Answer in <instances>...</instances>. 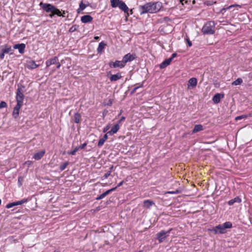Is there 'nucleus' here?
<instances>
[{
    "label": "nucleus",
    "instance_id": "f257e3e1",
    "mask_svg": "<svg viewBox=\"0 0 252 252\" xmlns=\"http://www.w3.org/2000/svg\"><path fill=\"white\" fill-rule=\"evenodd\" d=\"M161 5L160 2H149L144 5L139 6V10L141 14L146 13H156L161 8Z\"/></svg>",
    "mask_w": 252,
    "mask_h": 252
},
{
    "label": "nucleus",
    "instance_id": "f03ea898",
    "mask_svg": "<svg viewBox=\"0 0 252 252\" xmlns=\"http://www.w3.org/2000/svg\"><path fill=\"white\" fill-rule=\"evenodd\" d=\"M39 5L46 12L50 13L49 16L51 18H52L55 15H57L58 16H65L62 14L61 11L59 9L51 4L41 2Z\"/></svg>",
    "mask_w": 252,
    "mask_h": 252
},
{
    "label": "nucleus",
    "instance_id": "7ed1b4c3",
    "mask_svg": "<svg viewBox=\"0 0 252 252\" xmlns=\"http://www.w3.org/2000/svg\"><path fill=\"white\" fill-rule=\"evenodd\" d=\"M110 2L111 5L112 7L115 8L116 7H119L120 9L124 11V12L126 13V17L129 16V9L124 1L121 0H110Z\"/></svg>",
    "mask_w": 252,
    "mask_h": 252
},
{
    "label": "nucleus",
    "instance_id": "20e7f679",
    "mask_svg": "<svg viewBox=\"0 0 252 252\" xmlns=\"http://www.w3.org/2000/svg\"><path fill=\"white\" fill-rule=\"evenodd\" d=\"M215 23L213 21L207 22L202 29V32L204 34H213L215 32Z\"/></svg>",
    "mask_w": 252,
    "mask_h": 252
},
{
    "label": "nucleus",
    "instance_id": "39448f33",
    "mask_svg": "<svg viewBox=\"0 0 252 252\" xmlns=\"http://www.w3.org/2000/svg\"><path fill=\"white\" fill-rule=\"evenodd\" d=\"M172 228L168 231L162 230L157 234V238L159 243L162 242L165 239L169 236L170 232L172 230Z\"/></svg>",
    "mask_w": 252,
    "mask_h": 252
},
{
    "label": "nucleus",
    "instance_id": "423d86ee",
    "mask_svg": "<svg viewBox=\"0 0 252 252\" xmlns=\"http://www.w3.org/2000/svg\"><path fill=\"white\" fill-rule=\"evenodd\" d=\"M24 95L21 88H18L16 92V101L18 103H23Z\"/></svg>",
    "mask_w": 252,
    "mask_h": 252
},
{
    "label": "nucleus",
    "instance_id": "0eeeda50",
    "mask_svg": "<svg viewBox=\"0 0 252 252\" xmlns=\"http://www.w3.org/2000/svg\"><path fill=\"white\" fill-rule=\"evenodd\" d=\"M125 65V63H124V62H123V60H122L121 61H116L115 62H113V63L111 62L109 63V66L111 67H113V68H116V67L122 68V67H124Z\"/></svg>",
    "mask_w": 252,
    "mask_h": 252
},
{
    "label": "nucleus",
    "instance_id": "6e6552de",
    "mask_svg": "<svg viewBox=\"0 0 252 252\" xmlns=\"http://www.w3.org/2000/svg\"><path fill=\"white\" fill-rule=\"evenodd\" d=\"M22 105L23 104L18 103L17 102L16 105L14 108L12 115L15 119H16L18 117L19 114V110L21 108Z\"/></svg>",
    "mask_w": 252,
    "mask_h": 252
},
{
    "label": "nucleus",
    "instance_id": "1a4fd4ad",
    "mask_svg": "<svg viewBox=\"0 0 252 252\" xmlns=\"http://www.w3.org/2000/svg\"><path fill=\"white\" fill-rule=\"evenodd\" d=\"M197 79L195 78H190L188 82V89H191L195 88L197 85Z\"/></svg>",
    "mask_w": 252,
    "mask_h": 252
},
{
    "label": "nucleus",
    "instance_id": "9d476101",
    "mask_svg": "<svg viewBox=\"0 0 252 252\" xmlns=\"http://www.w3.org/2000/svg\"><path fill=\"white\" fill-rule=\"evenodd\" d=\"M135 58V55H131L129 53L126 55L123 59V62L126 64L127 62H131Z\"/></svg>",
    "mask_w": 252,
    "mask_h": 252
},
{
    "label": "nucleus",
    "instance_id": "9b49d317",
    "mask_svg": "<svg viewBox=\"0 0 252 252\" xmlns=\"http://www.w3.org/2000/svg\"><path fill=\"white\" fill-rule=\"evenodd\" d=\"M58 61V58L57 57H54L53 58L48 60L46 62V64L47 67H49L52 64H55L57 63Z\"/></svg>",
    "mask_w": 252,
    "mask_h": 252
},
{
    "label": "nucleus",
    "instance_id": "f8f14e48",
    "mask_svg": "<svg viewBox=\"0 0 252 252\" xmlns=\"http://www.w3.org/2000/svg\"><path fill=\"white\" fill-rule=\"evenodd\" d=\"M38 66L39 65L36 64L33 61H29L27 62L26 64L27 67L29 69H34L37 68Z\"/></svg>",
    "mask_w": 252,
    "mask_h": 252
},
{
    "label": "nucleus",
    "instance_id": "ddd939ff",
    "mask_svg": "<svg viewBox=\"0 0 252 252\" xmlns=\"http://www.w3.org/2000/svg\"><path fill=\"white\" fill-rule=\"evenodd\" d=\"M223 94H217L214 96L213 101L215 103H218L220 102V99L223 97Z\"/></svg>",
    "mask_w": 252,
    "mask_h": 252
},
{
    "label": "nucleus",
    "instance_id": "4468645a",
    "mask_svg": "<svg viewBox=\"0 0 252 252\" xmlns=\"http://www.w3.org/2000/svg\"><path fill=\"white\" fill-rule=\"evenodd\" d=\"M93 18L88 15H84L81 17V21L83 23H86L92 22Z\"/></svg>",
    "mask_w": 252,
    "mask_h": 252
},
{
    "label": "nucleus",
    "instance_id": "2eb2a0df",
    "mask_svg": "<svg viewBox=\"0 0 252 252\" xmlns=\"http://www.w3.org/2000/svg\"><path fill=\"white\" fill-rule=\"evenodd\" d=\"M25 45L23 43L19 44H15L14 46L15 49H18L20 53H23L25 48Z\"/></svg>",
    "mask_w": 252,
    "mask_h": 252
},
{
    "label": "nucleus",
    "instance_id": "dca6fc26",
    "mask_svg": "<svg viewBox=\"0 0 252 252\" xmlns=\"http://www.w3.org/2000/svg\"><path fill=\"white\" fill-rule=\"evenodd\" d=\"M120 128V126L118 124H116L112 127L111 130L107 132V134L112 135L113 134L117 133Z\"/></svg>",
    "mask_w": 252,
    "mask_h": 252
},
{
    "label": "nucleus",
    "instance_id": "f3484780",
    "mask_svg": "<svg viewBox=\"0 0 252 252\" xmlns=\"http://www.w3.org/2000/svg\"><path fill=\"white\" fill-rule=\"evenodd\" d=\"M172 61V59H168L167 60H165L164 61H163L160 64V68H164L170 64Z\"/></svg>",
    "mask_w": 252,
    "mask_h": 252
},
{
    "label": "nucleus",
    "instance_id": "a211bd4d",
    "mask_svg": "<svg viewBox=\"0 0 252 252\" xmlns=\"http://www.w3.org/2000/svg\"><path fill=\"white\" fill-rule=\"evenodd\" d=\"M215 230L216 231V233H217L218 231H219V233L221 234L225 233V228L223 225L220 224L217 225V226H216Z\"/></svg>",
    "mask_w": 252,
    "mask_h": 252
},
{
    "label": "nucleus",
    "instance_id": "6ab92c4d",
    "mask_svg": "<svg viewBox=\"0 0 252 252\" xmlns=\"http://www.w3.org/2000/svg\"><path fill=\"white\" fill-rule=\"evenodd\" d=\"M122 78V76L120 73H118L116 74L112 75L110 77V80L111 81H116L118 80L121 79Z\"/></svg>",
    "mask_w": 252,
    "mask_h": 252
},
{
    "label": "nucleus",
    "instance_id": "aec40b11",
    "mask_svg": "<svg viewBox=\"0 0 252 252\" xmlns=\"http://www.w3.org/2000/svg\"><path fill=\"white\" fill-rule=\"evenodd\" d=\"M45 154L44 151H41L38 153H37L34 154L33 158L36 160H39L41 158L44 156Z\"/></svg>",
    "mask_w": 252,
    "mask_h": 252
},
{
    "label": "nucleus",
    "instance_id": "412c9836",
    "mask_svg": "<svg viewBox=\"0 0 252 252\" xmlns=\"http://www.w3.org/2000/svg\"><path fill=\"white\" fill-rule=\"evenodd\" d=\"M107 134V133L105 134L102 138L99 139L98 142V147L102 146L103 145L104 142L108 139Z\"/></svg>",
    "mask_w": 252,
    "mask_h": 252
},
{
    "label": "nucleus",
    "instance_id": "4be33fe9",
    "mask_svg": "<svg viewBox=\"0 0 252 252\" xmlns=\"http://www.w3.org/2000/svg\"><path fill=\"white\" fill-rule=\"evenodd\" d=\"M203 129V126L201 125H196L194 126V127L192 130V133H196L202 130Z\"/></svg>",
    "mask_w": 252,
    "mask_h": 252
},
{
    "label": "nucleus",
    "instance_id": "5701e85b",
    "mask_svg": "<svg viewBox=\"0 0 252 252\" xmlns=\"http://www.w3.org/2000/svg\"><path fill=\"white\" fill-rule=\"evenodd\" d=\"M241 202V199L239 197H236L234 199H232L229 200L228 202L229 205H232L234 203H240Z\"/></svg>",
    "mask_w": 252,
    "mask_h": 252
},
{
    "label": "nucleus",
    "instance_id": "b1692460",
    "mask_svg": "<svg viewBox=\"0 0 252 252\" xmlns=\"http://www.w3.org/2000/svg\"><path fill=\"white\" fill-rule=\"evenodd\" d=\"M106 44L103 42H101L99 44L98 47L97 48V52L99 53H101L106 46Z\"/></svg>",
    "mask_w": 252,
    "mask_h": 252
},
{
    "label": "nucleus",
    "instance_id": "393cba45",
    "mask_svg": "<svg viewBox=\"0 0 252 252\" xmlns=\"http://www.w3.org/2000/svg\"><path fill=\"white\" fill-rule=\"evenodd\" d=\"M153 204H154V202L149 200L144 201V207L147 208H149Z\"/></svg>",
    "mask_w": 252,
    "mask_h": 252
},
{
    "label": "nucleus",
    "instance_id": "a878e982",
    "mask_svg": "<svg viewBox=\"0 0 252 252\" xmlns=\"http://www.w3.org/2000/svg\"><path fill=\"white\" fill-rule=\"evenodd\" d=\"M116 189H117V187H115L110 189L106 190L105 192H104V193H102L100 195V198H101V199H102L103 198L105 197L106 195H107L109 193H110L111 192L115 190Z\"/></svg>",
    "mask_w": 252,
    "mask_h": 252
},
{
    "label": "nucleus",
    "instance_id": "bb28decb",
    "mask_svg": "<svg viewBox=\"0 0 252 252\" xmlns=\"http://www.w3.org/2000/svg\"><path fill=\"white\" fill-rule=\"evenodd\" d=\"M116 189H117V187H115L110 189L106 190L105 192H104V193H102L100 195V198H101V199H102L103 198L105 197L106 195H107L109 193H110L111 192L115 190Z\"/></svg>",
    "mask_w": 252,
    "mask_h": 252
},
{
    "label": "nucleus",
    "instance_id": "cd10ccee",
    "mask_svg": "<svg viewBox=\"0 0 252 252\" xmlns=\"http://www.w3.org/2000/svg\"><path fill=\"white\" fill-rule=\"evenodd\" d=\"M116 189H117V187H115L110 189L106 190L105 192H104V193H102L100 195V198H101V199H102L103 198L105 197L106 195H107L109 193H110L111 192L115 190Z\"/></svg>",
    "mask_w": 252,
    "mask_h": 252
},
{
    "label": "nucleus",
    "instance_id": "c85d7f7f",
    "mask_svg": "<svg viewBox=\"0 0 252 252\" xmlns=\"http://www.w3.org/2000/svg\"><path fill=\"white\" fill-rule=\"evenodd\" d=\"M81 115L78 113H76L74 116V121L75 123H79L80 122Z\"/></svg>",
    "mask_w": 252,
    "mask_h": 252
},
{
    "label": "nucleus",
    "instance_id": "c756f323",
    "mask_svg": "<svg viewBox=\"0 0 252 252\" xmlns=\"http://www.w3.org/2000/svg\"><path fill=\"white\" fill-rule=\"evenodd\" d=\"M242 82H243V80L241 78H239L237 79L235 81H233L232 83V85L237 86V85H240L242 83Z\"/></svg>",
    "mask_w": 252,
    "mask_h": 252
},
{
    "label": "nucleus",
    "instance_id": "7c9ffc66",
    "mask_svg": "<svg viewBox=\"0 0 252 252\" xmlns=\"http://www.w3.org/2000/svg\"><path fill=\"white\" fill-rule=\"evenodd\" d=\"M86 7V5L84 4L82 1L79 4V8L77 10V12L79 13L80 11L83 10Z\"/></svg>",
    "mask_w": 252,
    "mask_h": 252
},
{
    "label": "nucleus",
    "instance_id": "2f4dec72",
    "mask_svg": "<svg viewBox=\"0 0 252 252\" xmlns=\"http://www.w3.org/2000/svg\"><path fill=\"white\" fill-rule=\"evenodd\" d=\"M223 225L225 229V228H230L232 227V223L229 221L225 222V223H224L223 224Z\"/></svg>",
    "mask_w": 252,
    "mask_h": 252
},
{
    "label": "nucleus",
    "instance_id": "473e14b6",
    "mask_svg": "<svg viewBox=\"0 0 252 252\" xmlns=\"http://www.w3.org/2000/svg\"><path fill=\"white\" fill-rule=\"evenodd\" d=\"M1 48L3 51L4 54L8 53L12 50L11 49V47H1Z\"/></svg>",
    "mask_w": 252,
    "mask_h": 252
},
{
    "label": "nucleus",
    "instance_id": "72a5a7b5",
    "mask_svg": "<svg viewBox=\"0 0 252 252\" xmlns=\"http://www.w3.org/2000/svg\"><path fill=\"white\" fill-rule=\"evenodd\" d=\"M79 148L76 147L73 150L68 152V154L71 155H74L75 153L79 150Z\"/></svg>",
    "mask_w": 252,
    "mask_h": 252
},
{
    "label": "nucleus",
    "instance_id": "f704fd0d",
    "mask_svg": "<svg viewBox=\"0 0 252 252\" xmlns=\"http://www.w3.org/2000/svg\"><path fill=\"white\" fill-rule=\"evenodd\" d=\"M68 164V162H65L63 163V164H62L60 167L61 170L63 171V170H64Z\"/></svg>",
    "mask_w": 252,
    "mask_h": 252
},
{
    "label": "nucleus",
    "instance_id": "c9c22d12",
    "mask_svg": "<svg viewBox=\"0 0 252 252\" xmlns=\"http://www.w3.org/2000/svg\"><path fill=\"white\" fill-rule=\"evenodd\" d=\"M181 192V190L180 189H177L175 191H167L166 192V193H169V194H177Z\"/></svg>",
    "mask_w": 252,
    "mask_h": 252
},
{
    "label": "nucleus",
    "instance_id": "e433bc0d",
    "mask_svg": "<svg viewBox=\"0 0 252 252\" xmlns=\"http://www.w3.org/2000/svg\"><path fill=\"white\" fill-rule=\"evenodd\" d=\"M16 202H12V203H8L6 205V207L7 208H10L12 207H14L15 206H16Z\"/></svg>",
    "mask_w": 252,
    "mask_h": 252
},
{
    "label": "nucleus",
    "instance_id": "4c0bfd02",
    "mask_svg": "<svg viewBox=\"0 0 252 252\" xmlns=\"http://www.w3.org/2000/svg\"><path fill=\"white\" fill-rule=\"evenodd\" d=\"M7 106V104L5 101H1L0 102V109L5 108Z\"/></svg>",
    "mask_w": 252,
    "mask_h": 252
},
{
    "label": "nucleus",
    "instance_id": "58836bf2",
    "mask_svg": "<svg viewBox=\"0 0 252 252\" xmlns=\"http://www.w3.org/2000/svg\"><path fill=\"white\" fill-rule=\"evenodd\" d=\"M4 54L1 47H0V58L2 59L4 58Z\"/></svg>",
    "mask_w": 252,
    "mask_h": 252
},
{
    "label": "nucleus",
    "instance_id": "ea45409f",
    "mask_svg": "<svg viewBox=\"0 0 252 252\" xmlns=\"http://www.w3.org/2000/svg\"><path fill=\"white\" fill-rule=\"evenodd\" d=\"M247 118V116L246 115H241V116L236 117L235 118V120L237 121V120H241L243 118Z\"/></svg>",
    "mask_w": 252,
    "mask_h": 252
},
{
    "label": "nucleus",
    "instance_id": "a19ab883",
    "mask_svg": "<svg viewBox=\"0 0 252 252\" xmlns=\"http://www.w3.org/2000/svg\"><path fill=\"white\" fill-rule=\"evenodd\" d=\"M111 171H108L107 173H106L104 176H103V178L104 179H106L110 175H111Z\"/></svg>",
    "mask_w": 252,
    "mask_h": 252
},
{
    "label": "nucleus",
    "instance_id": "79ce46f5",
    "mask_svg": "<svg viewBox=\"0 0 252 252\" xmlns=\"http://www.w3.org/2000/svg\"><path fill=\"white\" fill-rule=\"evenodd\" d=\"M76 30V28L75 26L71 27L69 29L70 32H73Z\"/></svg>",
    "mask_w": 252,
    "mask_h": 252
},
{
    "label": "nucleus",
    "instance_id": "37998d69",
    "mask_svg": "<svg viewBox=\"0 0 252 252\" xmlns=\"http://www.w3.org/2000/svg\"><path fill=\"white\" fill-rule=\"evenodd\" d=\"M86 145H87V143H85L78 147L79 148V149H84L86 146Z\"/></svg>",
    "mask_w": 252,
    "mask_h": 252
},
{
    "label": "nucleus",
    "instance_id": "c03bdc74",
    "mask_svg": "<svg viewBox=\"0 0 252 252\" xmlns=\"http://www.w3.org/2000/svg\"><path fill=\"white\" fill-rule=\"evenodd\" d=\"M113 100L111 99L108 100L107 105L111 106L112 104Z\"/></svg>",
    "mask_w": 252,
    "mask_h": 252
},
{
    "label": "nucleus",
    "instance_id": "a18cd8bd",
    "mask_svg": "<svg viewBox=\"0 0 252 252\" xmlns=\"http://www.w3.org/2000/svg\"><path fill=\"white\" fill-rule=\"evenodd\" d=\"M109 128H110L109 126H107L106 127H105L104 128L103 132H105L107 131L109 129Z\"/></svg>",
    "mask_w": 252,
    "mask_h": 252
},
{
    "label": "nucleus",
    "instance_id": "49530a36",
    "mask_svg": "<svg viewBox=\"0 0 252 252\" xmlns=\"http://www.w3.org/2000/svg\"><path fill=\"white\" fill-rule=\"evenodd\" d=\"M177 56V54L176 53H173L172 55V56L171 58H170L169 59H172V60L175 57H176Z\"/></svg>",
    "mask_w": 252,
    "mask_h": 252
},
{
    "label": "nucleus",
    "instance_id": "de8ad7c7",
    "mask_svg": "<svg viewBox=\"0 0 252 252\" xmlns=\"http://www.w3.org/2000/svg\"><path fill=\"white\" fill-rule=\"evenodd\" d=\"M187 40L189 46H191L192 45V43H191V41H189V39H187Z\"/></svg>",
    "mask_w": 252,
    "mask_h": 252
},
{
    "label": "nucleus",
    "instance_id": "09e8293b",
    "mask_svg": "<svg viewBox=\"0 0 252 252\" xmlns=\"http://www.w3.org/2000/svg\"><path fill=\"white\" fill-rule=\"evenodd\" d=\"M23 177H19V178H18V182H19V183H21V182L23 181ZM20 184L21 185V183H20Z\"/></svg>",
    "mask_w": 252,
    "mask_h": 252
},
{
    "label": "nucleus",
    "instance_id": "8fccbe9b",
    "mask_svg": "<svg viewBox=\"0 0 252 252\" xmlns=\"http://www.w3.org/2000/svg\"><path fill=\"white\" fill-rule=\"evenodd\" d=\"M57 64V68H59L61 66V64L59 62V61H58L57 63H56Z\"/></svg>",
    "mask_w": 252,
    "mask_h": 252
},
{
    "label": "nucleus",
    "instance_id": "3c124183",
    "mask_svg": "<svg viewBox=\"0 0 252 252\" xmlns=\"http://www.w3.org/2000/svg\"><path fill=\"white\" fill-rule=\"evenodd\" d=\"M123 183H124V181H122V182H120V183L117 185V186L116 187H117V188L118 187H119L121 186L123 184Z\"/></svg>",
    "mask_w": 252,
    "mask_h": 252
},
{
    "label": "nucleus",
    "instance_id": "603ef678",
    "mask_svg": "<svg viewBox=\"0 0 252 252\" xmlns=\"http://www.w3.org/2000/svg\"><path fill=\"white\" fill-rule=\"evenodd\" d=\"M16 202V205H21L22 204V203L21 202V201H16L15 202Z\"/></svg>",
    "mask_w": 252,
    "mask_h": 252
},
{
    "label": "nucleus",
    "instance_id": "864d4df0",
    "mask_svg": "<svg viewBox=\"0 0 252 252\" xmlns=\"http://www.w3.org/2000/svg\"><path fill=\"white\" fill-rule=\"evenodd\" d=\"M16 202V205H21L22 204V203L21 202V201H16L15 202Z\"/></svg>",
    "mask_w": 252,
    "mask_h": 252
},
{
    "label": "nucleus",
    "instance_id": "5fc2aeb1",
    "mask_svg": "<svg viewBox=\"0 0 252 252\" xmlns=\"http://www.w3.org/2000/svg\"><path fill=\"white\" fill-rule=\"evenodd\" d=\"M21 201V202L22 203V204L24 203H26L27 202L28 200L27 199H22Z\"/></svg>",
    "mask_w": 252,
    "mask_h": 252
},
{
    "label": "nucleus",
    "instance_id": "6e6d98bb",
    "mask_svg": "<svg viewBox=\"0 0 252 252\" xmlns=\"http://www.w3.org/2000/svg\"><path fill=\"white\" fill-rule=\"evenodd\" d=\"M239 6V5H237V4H236V5H230V6H229V7H228L227 8V9H229V8H230L231 7H234V6Z\"/></svg>",
    "mask_w": 252,
    "mask_h": 252
},
{
    "label": "nucleus",
    "instance_id": "4d7b16f0",
    "mask_svg": "<svg viewBox=\"0 0 252 252\" xmlns=\"http://www.w3.org/2000/svg\"><path fill=\"white\" fill-rule=\"evenodd\" d=\"M214 141L213 142H203V143H204V144H211V143H214Z\"/></svg>",
    "mask_w": 252,
    "mask_h": 252
},
{
    "label": "nucleus",
    "instance_id": "13d9d810",
    "mask_svg": "<svg viewBox=\"0 0 252 252\" xmlns=\"http://www.w3.org/2000/svg\"><path fill=\"white\" fill-rule=\"evenodd\" d=\"M138 88V87H136L135 88H134V89L132 91V93H134V92H136V90Z\"/></svg>",
    "mask_w": 252,
    "mask_h": 252
},
{
    "label": "nucleus",
    "instance_id": "bf43d9fd",
    "mask_svg": "<svg viewBox=\"0 0 252 252\" xmlns=\"http://www.w3.org/2000/svg\"><path fill=\"white\" fill-rule=\"evenodd\" d=\"M125 118L124 117H122L121 118V119H120V122L123 121L124 120H125Z\"/></svg>",
    "mask_w": 252,
    "mask_h": 252
},
{
    "label": "nucleus",
    "instance_id": "052dcab7",
    "mask_svg": "<svg viewBox=\"0 0 252 252\" xmlns=\"http://www.w3.org/2000/svg\"><path fill=\"white\" fill-rule=\"evenodd\" d=\"M101 199V198H100V195H99V196H98V197H97L96 198V200H99V199Z\"/></svg>",
    "mask_w": 252,
    "mask_h": 252
},
{
    "label": "nucleus",
    "instance_id": "680f3d73",
    "mask_svg": "<svg viewBox=\"0 0 252 252\" xmlns=\"http://www.w3.org/2000/svg\"><path fill=\"white\" fill-rule=\"evenodd\" d=\"M113 166H112L110 168V170L109 171H111L113 170Z\"/></svg>",
    "mask_w": 252,
    "mask_h": 252
},
{
    "label": "nucleus",
    "instance_id": "e2e57ef3",
    "mask_svg": "<svg viewBox=\"0 0 252 252\" xmlns=\"http://www.w3.org/2000/svg\"><path fill=\"white\" fill-rule=\"evenodd\" d=\"M185 1V2H187V0H181V2L183 4H184L183 3V1Z\"/></svg>",
    "mask_w": 252,
    "mask_h": 252
},
{
    "label": "nucleus",
    "instance_id": "0e129e2a",
    "mask_svg": "<svg viewBox=\"0 0 252 252\" xmlns=\"http://www.w3.org/2000/svg\"><path fill=\"white\" fill-rule=\"evenodd\" d=\"M94 39H99V37H98V36H95V37H94Z\"/></svg>",
    "mask_w": 252,
    "mask_h": 252
},
{
    "label": "nucleus",
    "instance_id": "69168bd1",
    "mask_svg": "<svg viewBox=\"0 0 252 252\" xmlns=\"http://www.w3.org/2000/svg\"><path fill=\"white\" fill-rule=\"evenodd\" d=\"M62 14L64 15V14H65V11H63V13H62Z\"/></svg>",
    "mask_w": 252,
    "mask_h": 252
},
{
    "label": "nucleus",
    "instance_id": "338daca9",
    "mask_svg": "<svg viewBox=\"0 0 252 252\" xmlns=\"http://www.w3.org/2000/svg\"><path fill=\"white\" fill-rule=\"evenodd\" d=\"M130 13H131V14H132V10L131 9L130 10Z\"/></svg>",
    "mask_w": 252,
    "mask_h": 252
},
{
    "label": "nucleus",
    "instance_id": "774afa93",
    "mask_svg": "<svg viewBox=\"0 0 252 252\" xmlns=\"http://www.w3.org/2000/svg\"><path fill=\"white\" fill-rule=\"evenodd\" d=\"M1 200L0 199V204H1Z\"/></svg>",
    "mask_w": 252,
    "mask_h": 252
}]
</instances>
